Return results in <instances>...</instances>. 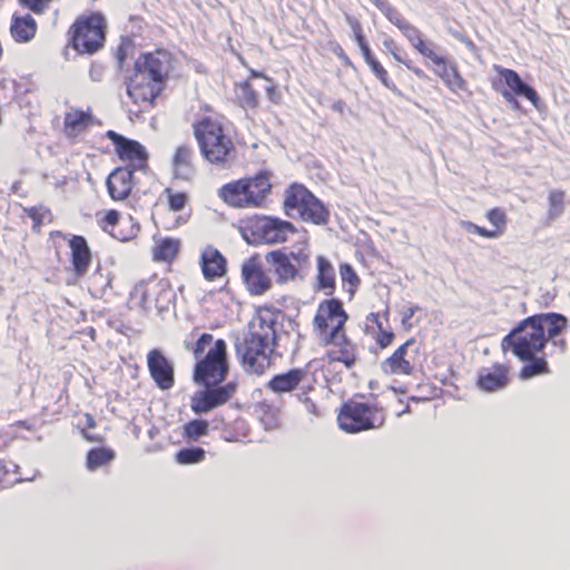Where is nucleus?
<instances>
[{"label": "nucleus", "instance_id": "nucleus-41", "mask_svg": "<svg viewBox=\"0 0 570 570\" xmlns=\"http://www.w3.org/2000/svg\"><path fill=\"white\" fill-rule=\"evenodd\" d=\"M413 47L424 57L431 59L435 65L443 63V57L434 52L435 45L431 41L417 40Z\"/></svg>", "mask_w": 570, "mask_h": 570}, {"label": "nucleus", "instance_id": "nucleus-27", "mask_svg": "<svg viewBox=\"0 0 570 570\" xmlns=\"http://www.w3.org/2000/svg\"><path fill=\"white\" fill-rule=\"evenodd\" d=\"M11 37L17 42H28L36 33V22L31 14L18 16L13 13L10 26Z\"/></svg>", "mask_w": 570, "mask_h": 570}, {"label": "nucleus", "instance_id": "nucleus-16", "mask_svg": "<svg viewBox=\"0 0 570 570\" xmlns=\"http://www.w3.org/2000/svg\"><path fill=\"white\" fill-rule=\"evenodd\" d=\"M278 317V314L272 308H258L245 336L274 347L277 338V326L279 325Z\"/></svg>", "mask_w": 570, "mask_h": 570}, {"label": "nucleus", "instance_id": "nucleus-37", "mask_svg": "<svg viewBox=\"0 0 570 570\" xmlns=\"http://www.w3.org/2000/svg\"><path fill=\"white\" fill-rule=\"evenodd\" d=\"M205 458L206 452L199 446L185 448L175 454L176 462L181 465L197 464L203 462Z\"/></svg>", "mask_w": 570, "mask_h": 570}, {"label": "nucleus", "instance_id": "nucleus-19", "mask_svg": "<svg viewBox=\"0 0 570 570\" xmlns=\"http://www.w3.org/2000/svg\"><path fill=\"white\" fill-rule=\"evenodd\" d=\"M511 367L503 363H493L490 367H483L479 371L476 386L479 390L493 393L505 389L510 381Z\"/></svg>", "mask_w": 570, "mask_h": 570}, {"label": "nucleus", "instance_id": "nucleus-20", "mask_svg": "<svg viewBox=\"0 0 570 570\" xmlns=\"http://www.w3.org/2000/svg\"><path fill=\"white\" fill-rule=\"evenodd\" d=\"M129 167H117L107 177L106 185L114 200H125L130 195L134 186V173Z\"/></svg>", "mask_w": 570, "mask_h": 570}, {"label": "nucleus", "instance_id": "nucleus-55", "mask_svg": "<svg viewBox=\"0 0 570 570\" xmlns=\"http://www.w3.org/2000/svg\"><path fill=\"white\" fill-rule=\"evenodd\" d=\"M7 476H8L7 466L4 465L3 461L0 460V489L4 488L6 484L8 483Z\"/></svg>", "mask_w": 570, "mask_h": 570}, {"label": "nucleus", "instance_id": "nucleus-48", "mask_svg": "<svg viewBox=\"0 0 570 570\" xmlns=\"http://www.w3.org/2000/svg\"><path fill=\"white\" fill-rule=\"evenodd\" d=\"M489 222L495 226L497 228H500L505 225V215L504 213L499 208L491 209L487 215Z\"/></svg>", "mask_w": 570, "mask_h": 570}, {"label": "nucleus", "instance_id": "nucleus-57", "mask_svg": "<svg viewBox=\"0 0 570 570\" xmlns=\"http://www.w3.org/2000/svg\"><path fill=\"white\" fill-rule=\"evenodd\" d=\"M404 65L407 67V69L413 71L419 78H422V79L428 78L426 73L422 69L413 67L409 62H404Z\"/></svg>", "mask_w": 570, "mask_h": 570}, {"label": "nucleus", "instance_id": "nucleus-10", "mask_svg": "<svg viewBox=\"0 0 570 570\" xmlns=\"http://www.w3.org/2000/svg\"><path fill=\"white\" fill-rule=\"evenodd\" d=\"M295 232L296 228L291 222L273 216H254L243 228L244 238L249 244L283 243Z\"/></svg>", "mask_w": 570, "mask_h": 570}, {"label": "nucleus", "instance_id": "nucleus-38", "mask_svg": "<svg viewBox=\"0 0 570 570\" xmlns=\"http://www.w3.org/2000/svg\"><path fill=\"white\" fill-rule=\"evenodd\" d=\"M317 285H335V269L323 256L317 257Z\"/></svg>", "mask_w": 570, "mask_h": 570}, {"label": "nucleus", "instance_id": "nucleus-1", "mask_svg": "<svg viewBox=\"0 0 570 570\" xmlns=\"http://www.w3.org/2000/svg\"><path fill=\"white\" fill-rule=\"evenodd\" d=\"M569 326L568 318L559 313H540L521 321L501 341V348L520 361L527 362L519 371L521 380L550 374V366L542 353L551 341L561 351L567 348L562 337Z\"/></svg>", "mask_w": 570, "mask_h": 570}, {"label": "nucleus", "instance_id": "nucleus-52", "mask_svg": "<svg viewBox=\"0 0 570 570\" xmlns=\"http://www.w3.org/2000/svg\"><path fill=\"white\" fill-rule=\"evenodd\" d=\"M501 95L502 97L504 98V100L511 105V107L514 109V110H519L520 109V104L519 101L517 100L515 96L517 95H513L511 91L504 89V90H501Z\"/></svg>", "mask_w": 570, "mask_h": 570}, {"label": "nucleus", "instance_id": "nucleus-7", "mask_svg": "<svg viewBox=\"0 0 570 570\" xmlns=\"http://www.w3.org/2000/svg\"><path fill=\"white\" fill-rule=\"evenodd\" d=\"M106 40V22L99 12L80 16L68 31V46L79 55L98 52Z\"/></svg>", "mask_w": 570, "mask_h": 570}, {"label": "nucleus", "instance_id": "nucleus-61", "mask_svg": "<svg viewBox=\"0 0 570 570\" xmlns=\"http://www.w3.org/2000/svg\"><path fill=\"white\" fill-rule=\"evenodd\" d=\"M460 41L464 43L470 51H473L475 49V45L468 37H461Z\"/></svg>", "mask_w": 570, "mask_h": 570}, {"label": "nucleus", "instance_id": "nucleus-26", "mask_svg": "<svg viewBox=\"0 0 570 570\" xmlns=\"http://www.w3.org/2000/svg\"><path fill=\"white\" fill-rule=\"evenodd\" d=\"M435 73L443 80L444 85L454 94L466 90V81L463 79L454 63H448L443 58V63L436 65Z\"/></svg>", "mask_w": 570, "mask_h": 570}, {"label": "nucleus", "instance_id": "nucleus-29", "mask_svg": "<svg viewBox=\"0 0 570 570\" xmlns=\"http://www.w3.org/2000/svg\"><path fill=\"white\" fill-rule=\"evenodd\" d=\"M91 121V112L90 109L88 111H83L77 108H70L63 118L65 131L67 135L72 136L77 135L90 125Z\"/></svg>", "mask_w": 570, "mask_h": 570}, {"label": "nucleus", "instance_id": "nucleus-50", "mask_svg": "<svg viewBox=\"0 0 570 570\" xmlns=\"http://www.w3.org/2000/svg\"><path fill=\"white\" fill-rule=\"evenodd\" d=\"M376 7L380 8L381 10H384L385 8L390 11V13L387 14L389 19L391 22H393L399 29H400V24H407L406 22H404L400 14L397 13H392V10L391 8H387L386 3L385 2H375Z\"/></svg>", "mask_w": 570, "mask_h": 570}, {"label": "nucleus", "instance_id": "nucleus-30", "mask_svg": "<svg viewBox=\"0 0 570 570\" xmlns=\"http://www.w3.org/2000/svg\"><path fill=\"white\" fill-rule=\"evenodd\" d=\"M70 248L75 272L81 275L85 273L91 258L87 242L82 236H73L70 240Z\"/></svg>", "mask_w": 570, "mask_h": 570}, {"label": "nucleus", "instance_id": "nucleus-64", "mask_svg": "<svg viewBox=\"0 0 570 570\" xmlns=\"http://www.w3.org/2000/svg\"><path fill=\"white\" fill-rule=\"evenodd\" d=\"M337 56H338L341 59H343L346 63H348V65L351 63V61H350L348 57L344 53V51H343V49H342V48H340V51H337Z\"/></svg>", "mask_w": 570, "mask_h": 570}, {"label": "nucleus", "instance_id": "nucleus-36", "mask_svg": "<svg viewBox=\"0 0 570 570\" xmlns=\"http://www.w3.org/2000/svg\"><path fill=\"white\" fill-rule=\"evenodd\" d=\"M209 426L206 420H191L183 426L181 435L186 441H198L208 435Z\"/></svg>", "mask_w": 570, "mask_h": 570}, {"label": "nucleus", "instance_id": "nucleus-9", "mask_svg": "<svg viewBox=\"0 0 570 570\" xmlns=\"http://www.w3.org/2000/svg\"><path fill=\"white\" fill-rule=\"evenodd\" d=\"M284 208L287 216L315 225L327 224L330 217L324 204L303 185H293L286 190Z\"/></svg>", "mask_w": 570, "mask_h": 570}, {"label": "nucleus", "instance_id": "nucleus-23", "mask_svg": "<svg viewBox=\"0 0 570 570\" xmlns=\"http://www.w3.org/2000/svg\"><path fill=\"white\" fill-rule=\"evenodd\" d=\"M497 70L500 72L502 79L504 80L505 85L509 87V91H511L513 95L524 97L530 100V102L535 107L539 108L540 105V97L537 94V91L522 81L518 72H515L512 69L501 68L497 67Z\"/></svg>", "mask_w": 570, "mask_h": 570}, {"label": "nucleus", "instance_id": "nucleus-45", "mask_svg": "<svg viewBox=\"0 0 570 570\" xmlns=\"http://www.w3.org/2000/svg\"><path fill=\"white\" fill-rule=\"evenodd\" d=\"M370 68L372 72L377 77V79L389 89H392L394 86L390 82L387 72L383 68V66L377 61H370Z\"/></svg>", "mask_w": 570, "mask_h": 570}, {"label": "nucleus", "instance_id": "nucleus-51", "mask_svg": "<svg viewBox=\"0 0 570 570\" xmlns=\"http://www.w3.org/2000/svg\"><path fill=\"white\" fill-rule=\"evenodd\" d=\"M52 219V215L48 208L42 206H38V226L50 223Z\"/></svg>", "mask_w": 570, "mask_h": 570}, {"label": "nucleus", "instance_id": "nucleus-62", "mask_svg": "<svg viewBox=\"0 0 570 570\" xmlns=\"http://www.w3.org/2000/svg\"><path fill=\"white\" fill-rule=\"evenodd\" d=\"M268 287H248L250 295H262Z\"/></svg>", "mask_w": 570, "mask_h": 570}, {"label": "nucleus", "instance_id": "nucleus-2", "mask_svg": "<svg viewBox=\"0 0 570 570\" xmlns=\"http://www.w3.org/2000/svg\"><path fill=\"white\" fill-rule=\"evenodd\" d=\"M196 361L193 377L198 384L207 386L196 392L190 400L195 414L210 412L230 401L237 390L234 382L219 385L228 374V346L225 340L203 333L190 347Z\"/></svg>", "mask_w": 570, "mask_h": 570}, {"label": "nucleus", "instance_id": "nucleus-39", "mask_svg": "<svg viewBox=\"0 0 570 570\" xmlns=\"http://www.w3.org/2000/svg\"><path fill=\"white\" fill-rule=\"evenodd\" d=\"M421 312L422 308L414 304L406 305L401 309V325L404 331L409 332L419 324L420 317L415 318V315Z\"/></svg>", "mask_w": 570, "mask_h": 570}, {"label": "nucleus", "instance_id": "nucleus-35", "mask_svg": "<svg viewBox=\"0 0 570 570\" xmlns=\"http://www.w3.org/2000/svg\"><path fill=\"white\" fill-rule=\"evenodd\" d=\"M233 301V295L229 287H215L204 296L203 302L207 308L217 309V304H222L224 307H228Z\"/></svg>", "mask_w": 570, "mask_h": 570}, {"label": "nucleus", "instance_id": "nucleus-56", "mask_svg": "<svg viewBox=\"0 0 570 570\" xmlns=\"http://www.w3.org/2000/svg\"><path fill=\"white\" fill-rule=\"evenodd\" d=\"M118 219H119V214L118 212L116 210H110L107 215H106V222L110 225H116L118 223Z\"/></svg>", "mask_w": 570, "mask_h": 570}, {"label": "nucleus", "instance_id": "nucleus-17", "mask_svg": "<svg viewBox=\"0 0 570 570\" xmlns=\"http://www.w3.org/2000/svg\"><path fill=\"white\" fill-rule=\"evenodd\" d=\"M322 346H327L324 354V360L328 364L340 363L346 368H352L358 360V347L346 332H342L332 342L324 341Z\"/></svg>", "mask_w": 570, "mask_h": 570}, {"label": "nucleus", "instance_id": "nucleus-21", "mask_svg": "<svg viewBox=\"0 0 570 570\" xmlns=\"http://www.w3.org/2000/svg\"><path fill=\"white\" fill-rule=\"evenodd\" d=\"M253 413L266 431L282 426V409L273 401L262 400L253 405Z\"/></svg>", "mask_w": 570, "mask_h": 570}, {"label": "nucleus", "instance_id": "nucleus-14", "mask_svg": "<svg viewBox=\"0 0 570 570\" xmlns=\"http://www.w3.org/2000/svg\"><path fill=\"white\" fill-rule=\"evenodd\" d=\"M419 357L420 346L411 337L381 363V370L386 375L411 376L415 373Z\"/></svg>", "mask_w": 570, "mask_h": 570}, {"label": "nucleus", "instance_id": "nucleus-31", "mask_svg": "<svg viewBox=\"0 0 570 570\" xmlns=\"http://www.w3.org/2000/svg\"><path fill=\"white\" fill-rule=\"evenodd\" d=\"M116 459V452L108 446H97L90 449L86 454V469L88 471H96L99 468L108 465Z\"/></svg>", "mask_w": 570, "mask_h": 570}, {"label": "nucleus", "instance_id": "nucleus-43", "mask_svg": "<svg viewBox=\"0 0 570 570\" xmlns=\"http://www.w3.org/2000/svg\"><path fill=\"white\" fill-rule=\"evenodd\" d=\"M549 216L554 217L562 213L564 206V193L552 190L549 195Z\"/></svg>", "mask_w": 570, "mask_h": 570}, {"label": "nucleus", "instance_id": "nucleus-49", "mask_svg": "<svg viewBox=\"0 0 570 570\" xmlns=\"http://www.w3.org/2000/svg\"><path fill=\"white\" fill-rule=\"evenodd\" d=\"M400 30H402L403 35L407 38L412 46L422 38L420 31L409 23L400 24Z\"/></svg>", "mask_w": 570, "mask_h": 570}, {"label": "nucleus", "instance_id": "nucleus-3", "mask_svg": "<svg viewBox=\"0 0 570 570\" xmlns=\"http://www.w3.org/2000/svg\"><path fill=\"white\" fill-rule=\"evenodd\" d=\"M168 56L164 51L141 53L134 71L127 79V95L135 104L151 107L161 91V82L167 73Z\"/></svg>", "mask_w": 570, "mask_h": 570}, {"label": "nucleus", "instance_id": "nucleus-12", "mask_svg": "<svg viewBox=\"0 0 570 570\" xmlns=\"http://www.w3.org/2000/svg\"><path fill=\"white\" fill-rule=\"evenodd\" d=\"M273 348L245 335L235 344V353L243 370L258 376L271 367Z\"/></svg>", "mask_w": 570, "mask_h": 570}, {"label": "nucleus", "instance_id": "nucleus-34", "mask_svg": "<svg viewBox=\"0 0 570 570\" xmlns=\"http://www.w3.org/2000/svg\"><path fill=\"white\" fill-rule=\"evenodd\" d=\"M179 240L173 238H164L155 247L154 258L156 261L170 262L176 257L179 250Z\"/></svg>", "mask_w": 570, "mask_h": 570}, {"label": "nucleus", "instance_id": "nucleus-42", "mask_svg": "<svg viewBox=\"0 0 570 570\" xmlns=\"http://www.w3.org/2000/svg\"><path fill=\"white\" fill-rule=\"evenodd\" d=\"M352 28L355 35V39L364 57V60L366 61L367 65H370V61H374L376 59L372 56L371 49L365 41V38L362 33L361 24L357 21H354L352 22Z\"/></svg>", "mask_w": 570, "mask_h": 570}, {"label": "nucleus", "instance_id": "nucleus-58", "mask_svg": "<svg viewBox=\"0 0 570 570\" xmlns=\"http://www.w3.org/2000/svg\"><path fill=\"white\" fill-rule=\"evenodd\" d=\"M125 57H126V46L121 45V46H119L118 51H117V60L119 61L120 66L122 65Z\"/></svg>", "mask_w": 570, "mask_h": 570}, {"label": "nucleus", "instance_id": "nucleus-32", "mask_svg": "<svg viewBox=\"0 0 570 570\" xmlns=\"http://www.w3.org/2000/svg\"><path fill=\"white\" fill-rule=\"evenodd\" d=\"M32 426L26 421H17L0 429V452L4 451L11 442L17 439L26 438Z\"/></svg>", "mask_w": 570, "mask_h": 570}, {"label": "nucleus", "instance_id": "nucleus-44", "mask_svg": "<svg viewBox=\"0 0 570 570\" xmlns=\"http://www.w3.org/2000/svg\"><path fill=\"white\" fill-rule=\"evenodd\" d=\"M460 225L465 232L472 233V234H478L485 238H494L499 235V233L497 230H488L483 227H480V226L473 224L472 222L463 220L460 223Z\"/></svg>", "mask_w": 570, "mask_h": 570}, {"label": "nucleus", "instance_id": "nucleus-54", "mask_svg": "<svg viewBox=\"0 0 570 570\" xmlns=\"http://www.w3.org/2000/svg\"><path fill=\"white\" fill-rule=\"evenodd\" d=\"M90 78L94 81H100L104 75V68L100 65H92L89 71Z\"/></svg>", "mask_w": 570, "mask_h": 570}, {"label": "nucleus", "instance_id": "nucleus-46", "mask_svg": "<svg viewBox=\"0 0 570 570\" xmlns=\"http://www.w3.org/2000/svg\"><path fill=\"white\" fill-rule=\"evenodd\" d=\"M169 194V208L174 212L181 210L187 204V196L183 193L171 194L170 189H166Z\"/></svg>", "mask_w": 570, "mask_h": 570}, {"label": "nucleus", "instance_id": "nucleus-28", "mask_svg": "<svg viewBox=\"0 0 570 570\" xmlns=\"http://www.w3.org/2000/svg\"><path fill=\"white\" fill-rule=\"evenodd\" d=\"M242 278L246 285H271L269 277L263 269L257 256H253L242 266Z\"/></svg>", "mask_w": 570, "mask_h": 570}, {"label": "nucleus", "instance_id": "nucleus-25", "mask_svg": "<svg viewBox=\"0 0 570 570\" xmlns=\"http://www.w3.org/2000/svg\"><path fill=\"white\" fill-rule=\"evenodd\" d=\"M173 168L176 178L189 180L194 176L193 149L189 146L177 147L173 158Z\"/></svg>", "mask_w": 570, "mask_h": 570}, {"label": "nucleus", "instance_id": "nucleus-60", "mask_svg": "<svg viewBox=\"0 0 570 570\" xmlns=\"http://www.w3.org/2000/svg\"><path fill=\"white\" fill-rule=\"evenodd\" d=\"M20 4L36 12V0H19Z\"/></svg>", "mask_w": 570, "mask_h": 570}, {"label": "nucleus", "instance_id": "nucleus-15", "mask_svg": "<svg viewBox=\"0 0 570 570\" xmlns=\"http://www.w3.org/2000/svg\"><path fill=\"white\" fill-rule=\"evenodd\" d=\"M106 136L112 141L119 158L128 161L131 170L146 173L148 169V153L138 141L126 138L114 130L107 131Z\"/></svg>", "mask_w": 570, "mask_h": 570}, {"label": "nucleus", "instance_id": "nucleus-63", "mask_svg": "<svg viewBox=\"0 0 570 570\" xmlns=\"http://www.w3.org/2000/svg\"><path fill=\"white\" fill-rule=\"evenodd\" d=\"M49 0H37V3H38V14L42 12V10L45 9L47 2Z\"/></svg>", "mask_w": 570, "mask_h": 570}, {"label": "nucleus", "instance_id": "nucleus-24", "mask_svg": "<svg viewBox=\"0 0 570 570\" xmlns=\"http://www.w3.org/2000/svg\"><path fill=\"white\" fill-rule=\"evenodd\" d=\"M366 333L374 340L380 350H385L394 342L395 334L391 326H384L379 313L367 316Z\"/></svg>", "mask_w": 570, "mask_h": 570}, {"label": "nucleus", "instance_id": "nucleus-6", "mask_svg": "<svg viewBox=\"0 0 570 570\" xmlns=\"http://www.w3.org/2000/svg\"><path fill=\"white\" fill-rule=\"evenodd\" d=\"M194 134L202 155L210 164L229 166L235 156V146L217 121L206 118L194 126Z\"/></svg>", "mask_w": 570, "mask_h": 570}, {"label": "nucleus", "instance_id": "nucleus-59", "mask_svg": "<svg viewBox=\"0 0 570 570\" xmlns=\"http://www.w3.org/2000/svg\"><path fill=\"white\" fill-rule=\"evenodd\" d=\"M345 108V102L342 100H337L333 104L332 109L336 112L343 114Z\"/></svg>", "mask_w": 570, "mask_h": 570}, {"label": "nucleus", "instance_id": "nucleus-53", "mask_svg": "<svg viewBox=\"0 0 570 570\" xmlns=\"http://www.w3.org/2000/svg\"><path fill=\"white\" fill-rule=\"evenodd\" d=\"M267 81L269 82L267 86H266V92H267V96L268 98L273 101V102H278L279 101V95L276 90V87L274 86V83L272 82L271 79H267Z\"/></svg>", "mask_w": 570, "mask_h": 570}, {"label": "nucleus", "instance_id": "nucleus-18", "mask_svg": "<svg viewBox=\"0 0 570 570\" xmlns=\"http://www.w3.org/2000/svg\"><path fill=\"white\" fill-rule=\"evenodd\" d=\"M149 375L160 390H169L175 385V370L165 354L154 348L147 354Z\"/></svg>", "mask_w": 570, "mask_h": 570}, {"label": "nucleus", "instance_id": "nucleus-47", "mask_svg": "<svg viewBox=\"0 0 570 570\" xmlns=\"http://www.w3.org/2000/svg\"><path fill=\"white\" fill-rule=\"evenodd\" d=\"M340 274L343 283L347 282L350 285H355L358 283V276L356 275L353 267L347 263L341 264Z\"/></svg>", "mask_w": 570, "mask_h": 570}, {"label": "nucleus", "instance_id": "nucleus-33", "mask_svg": "<svg viewBox=\"0 0 570 570\" xmlns=\"http://www.w3.org/2000/svg\"><path fill=\"white\" fill-rule=\"evenodd\" d=\"M236 98L242 108L244 109H255L258 106V97L253 86L248 81H244L237 85Z\"/></svg>", "mask_w": 570, "mask_h": 570}, {"label": "nucleus", "instance_id": "nucleus-40", "mask_svg": "<svg viewBox=\"0 0 570 570\" xmlns=\"http://www.w3.org/2000/svg\"><path fill=\"white\" fill-rule=\"evenodd\" d=\"M85 425L83 428L81 429V435L82 438L88 441V442H92V443H102L105 441V436L101 435V434H94V433H90L89 430H92L97 426V422H96V419L89 414V413H86L85 414Z\"/></svg>", "mask_w": 570, "mask_h": 570}, {"label": "nucleus", "instance_id": "nucleus-13", "mask_svg": "<svg viewBox=\"0 0 570 570\" xmlns=\"http://www.w3.org/2000/svg\"><path fill=\"white\" fill-rule=\"evenodd\" d=\"M308 254L304 249L286 250L277 249L265 255L278 283L302 281L301 271L308 261Z\"/></svg>", "mask_w": 570, "mask_h": 570}, {"label": "nucleus", "instance_id": "nucleus-4", "mask_svg": "<svg viewBox=\"0 0 570 570\" xmlns=\"http://www.w3.org/2000/svg\"><path fill=\"white\" fill-rule=\"evenodd\" d=\"M317 384V367L313 362H308L303 366L292 367L273 375L266 382L265 387L278 396L295 393L296 400L305 406L307 413L320 417L323 412L311 397V393L316 390Z\"/></svg>", "mask_w": 570, "mask_h": 570}, {"label": "nucleus", "instance_id": "nucleus-8", "mask_svg": "<svg viewBox=\"0 0 570 570\" xmlns=\"http://www.w3.org/2000/svg\"><path fill=\"white\" fill-rule=\"evenodd\" d=\"M269 178L261 173L253 178H243L224 185L219 197L233 207H259L271 191Z\"/></svg>", "mask_w": 570, "mask_h": 570}, {"label": "nucleus", "instance_id": "nucleus-11", "mask_svg": "<svg viewBox=\"0 0 570 570\" xmlns=\"http://www.w3.org/2000/svg\"><path fill=\"white\" fill-rule=\"evenodd\" d=\"M347 314L338 299H325L317 306L313 318V332L318 343L332 342L340 333L344 332Z\"/></svg>", "mask_w": 570, "mask_h": 570}, {"label": "nucleus", "instance_id": "nucleus-22", "mask_svg": "<svg viewBox=\"0 0 570 570\" xmlns=\"http://www.w3.org/2000/svg\"><path fill=\"white\" fill-rule=\"evenodd\" d=\"M200 266L204 277L208 282H214L217 277L226 273V259L218 249L207 246L200 256Z\"/></svg>", "mask_w": 570, "mask_h": 570}, {"label": "nucleus", "instance_id": "nucleus-5", "mask_svg": "<svg viewBox=\"0 0 570 570\" xmlns=\"http://www.w3.org/2000/svg\"><path fill=\"white\" fill-rule=\"evenodd\" d=\"M338 428L350 434L379 430L384 426L386 412L376 402L362 397L350 399L341 404L337 410Z\"/></svg>", "mask_w": 570, "mask_h": 570}]
</instances>
